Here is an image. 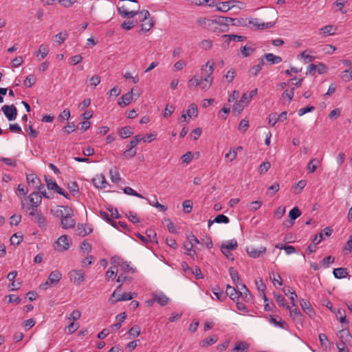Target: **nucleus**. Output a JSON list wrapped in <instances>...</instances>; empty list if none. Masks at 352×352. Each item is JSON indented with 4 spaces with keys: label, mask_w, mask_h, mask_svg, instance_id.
<instances>
[{
    "label": "nucleus",
    "mask_w": 352,
    "mask_h": 352,
    "mask_svg": "<svg viewBox=\"0 0 352 352\" xmlns=\"http://www.w3.org/2000/svg\"><path fill=\"white\" fill-rule=\"evenodd\" d=\"M219 22V17L214 19L200 17L197 20L198 25L212 32H222Z\"/></svg>",
    "instance_id": "f257e3e1"
},
{
    "label": "nucleus",
    "mask_w": 352,
    "mask_h": 352,
    "mask_svg": "<svg viewBox=\"0 0 352 352\" xmlns=\"http://www.w3.org/2000/svg\"><path fill=\"white\" fill-rule=\"evenodd\" d=\"M137 16H138V20L141 23V31L146 32L153 27L154 22L148 10H143L138 11V14ZM135 21H138L137 18L135 19Z\"/></svg>",
    "instance_id": "f03ea898"
},
{
    "label": "nucleus",
    "mask_w": 352,
    "mask_h": 352,
    "mask_svg": "<svg viewBox=\"0 0 352 352\" xmlns=\"http://www.w3.org/2000/svg\"><path fill=\"white\" fill-rule=\"evenodd\" d=\"M121 292V285H119L118 288L113 292L109 300L111 302L115 303L119 301H126L130 300L133 299L134 297L137 296L135 293L132 292H124L123 294H120Z\"/></svg>",
    "instance_id": "7ed1b4c3"
},
{
    "label": "nucleus",
    "mask_w": 352,
    "mask_h": 352,
    "mask_svg": "<svg viewBox=\"0 0 352 352\" xmlns=\"http://www.w3.org/2000/svg\"><path fill=\"white\" fill-rule=\"evenodd\" d=\"M236 287L239 297L241 296L246 302H251L252 301L253 297L244 283H236Z\"/></svg>",
    "instance_id": "20e7f679"
},
{
    "label": "nucleus",
    "mask_w": 352,
    "mask_h": 352,
    "mask_svg": "<svg viewBox=\"0 0 352 352\" xmlns=\"http://www.w3.org/2000/svg\"><path fill=\"white\" fill-rule=\"evenodd\" d=\"M69 248V241L66 235L60 236L56 241L54 249L58 252H63Z\"/></svg>",
    "instance_id": "39448f33"
},
{
    "label": "nucleus",
    "mask_w": 352,
    "mask_h": 352,
    "mask_svg": "<svg viewBox=\"0 0 352 352\" xmlns=\"http://www.w3.org/2000/svg\"><path fill=\"white\" fill-rule=\"evenodd\" d=\"M214 63L208 60L205 65L201 67V72L203 75L202 77L213 80L212 73L214 69Z\"/></svg>",
    "instance_id": "423d86ee"
},
{
    "label": "nucleus",
    "mask_w": 352,
    "mask_h": 352,
    "mask_svg": "<svg viewBox=\"0 0 352 352\" xmlns=\"http://www.w3.org/2000/svg\"><path fill=\"white\" fill-rule=\"evenodd\" d=\"M69 276L70 280L77 285L85 280L84 272L82 270H72L69 272Z\"/></svg>",
    "instance_id": "0eeeda50"
},
{
    "label": "nucleus",
    "mask_w": 352,
    "mask_h": 352,
    "mask_svg": "<svg viewBox=\"0 0 352 352\" xmlns=\"http://www.w3.org/2000/svg\"><path fill=\"white\" fill-rule=\"evenodd\" d=\"M1 110L8 119V120H14L16 118L17 110L13 105H4L1 107Z\"/></svg>",
    "instance_id": "6e6552de"
},
{
    "label": "nucleus",
    "mask_w": 352,
    "mask_h": 352,
    "mask_svg": "<svg viewBox=\"0 0 352 352\" xmlns=\"http://www.w3.org/2000/svg\"><path fill=\"white\" fill-rule=\"evenodd\" d=\"M220 21V25L221 28V32H226L228 31L229 25H236V19L231 18V17H226V16H219Z\"/></svg>",
    "instance_id": "1a4fd4ad"
},
{
    "label": "nucleus",
    "mask_w": 352,
    "mask_h": 352,
    "mask_svg": "<svg viewBox=\"0 0 352 352\" xmlns=\"http://www.w3.org/2000/svg\"><path fill=\"white\" fill-rule=\"evenodd\" d=\"M26 179L29 185L34 186L37 190L44 188V186L41 183L40 179L34 174H29L26 176Z\"/></svg>",
    "instance_id": "9d476101"
},
{
    "label": "nucleus",
    "mask_w": 352,
    "mask_h": 352,
    "mask_svg": "<svg viewBox=\"0 0 352 352\" xmlns=\"http://www.w3.org/2000/svg\"><path fill=\"white\" fill-rule=\"evenodd\" d=\"M92 182L95 187H96L97 188L104 189L106 188L107 186L109 185L104 175L102 174L96 175L92 179Z\"/></svg>",
    "instance_id": "9b49d317"
},
{
    "label": "nucleus",
    "mask_w": 352,
    "mask_h": 352,
    "mask_svg": "<svg viewBox=\"0 0 352 352\" xmlns=\"http://www.w3.org/2000/svg\"><path fill=\"white\" fill-rule=\"evenodd\" d=\"M266 250L265 247H261L259 249H256L254 247H248L246 248L248 254L254 258H258L261 254H265Z\"/></svg>",
    "instance_id": "f8f14e48"
},
{
    "label": "nucleus",
    "mask_w": 352,
    "mask_h": 352,
    "mask_svg": "<svg viewBox=\"0 0 352 352\" xmlns=\"http://www.w3.org/2000/svg\"><path fill=\"white\" fill-rule=\"evenodd\" d=\"M249 100L248 99V94H244L241 100L237 102H236V103L234 104L233 106V110L234 111H237L238 113H241L244 107L248 105V104L249 103Z\"/></svg>",
    "instance_id": "ddd939ff"
},
{
    "label": "nucleus",
    "mask_w": 352,
    "mask_h": 352,
    "mask_svg": "<svg viewBox=\"0 0 352 352\" xmlns=\"http://www.w3.org/2000/svg\"><path fill=\"white\" fill-rule=\"evenodd\" d=\"M118 13L122 17H135L138 14V10H129V8L125 6L118 7Z\"/></svg>",
    "instance_id": "4468645a"
},
{
    "label": "nucleus",
    "mask_w": 352,
    "mask_h": 352,
    "mask_svg": "<svg viewBox=\"0 0 352 352\" xmlns=\"http://www.w3.org/2000/svg\"><path fill=\"white\" fill-rule=\"evenodd\" d=\"M28 198L32 208H37L41 203V195L38 192H34L31 193Z\"/></svg>",
    "instance_id": "2eb2a0df"
},
{
    "label": "nucleus",
    "mask_w": 352,
    "mask_h": 352,
    "mask_svg": "<svg viewBox=\"0 0 352 352\" xmlns=\"http://www.w3.org/2000/svg\"><path fill=\"white\" fill-rule=\"evenodd\" d=\"M73 215H68L65 217L64 219L60 221V226L63 229H69L74 227L76 225V221L72 218Z\"/></svg>",
    "instance_id": "dca6fc26"
},
{
    "label": "nucleus",
    "mask_w": 352,
    "mask_h": 352,
    "mask_svg": "<svg viewBox=\"0 0 352 352\" xmlns=\"http://www.w3.org/2000/svg\"><path fill=\"white\" fill-rule=\"evenodd\" d=\"M153 300L157 302L161 306H165L170 299L164 293L158 292L153 294Z\"/></svg>",
    "instance_id": "f3484780"
},
{
    "label": "nucleus",
    "mask_w": 352,
    "mask_h": 352,
    "mask_svg": "<svg viewBox=\"0 0 352 352\" xmlns=\"http://www.w3.org/2000/svg\"><path fill=\"white\" fill-rule=\"evenodd\" d=\"M133 100V89L126 94H124L121 98H120L118 104L120 106H126L131 102Z\"/></svg>",
    "instance_id": "a211bd4d"
},
{
    "label": "nucleus",
    "mask_w": 352,
    "mask_h": 352,
    "mask_svg": "<svg viewBox=\"0 0 352 352\" xmlns=\"http://www.w3.org/2000/svg\"><path fill=\"white\" fill-rule=\"evenodd\" d=\"M61 278L62 274L59 271L55 270L50 274L47 280L52 285H56Z\"/></svg>",
    "instance_id": "6ab92c4d"
},
{
    "label": "nucleus",
    "mask_w": 352,
    "mask_h": 352,
    "mask_svg": "<svg viewBox=\"0 0 352 352\" xmlns=\"http://www.w3.org/2000/svg\"><path fill=\"white\" fill-rule=\"evenodd\" d=\"M56 214L60 218L61 220L66 216L74 215V212L70 207L67 206H60V208L56 211Z\"/></svg>",
    "instance_id": "aec40b11"
},
{
    "label": "nucleus",
    "mask_w": 352,
    "mask_h": 352,
    "mask_svg": "<svg viewBox=\"0 0 352 352\" xmlns=\"http://www.w3.org/2000/svg\"><path fill=\"white\" fill-rule=\"evenodd\" d=\"M287 308L289 310L290 316L294 320L299 322H302V314L298 308H292L289 305L287 306Z\"/></svg>",
    "instance_id": "412c9836"
},
{
    "label": "nucleus",
    "mask_w": 352,
    "mask_h": 352,
    "mask_svg": "<svg viewBox=\"0 0 352 352\" xmlns=\"http://www.w3.org/2000/svg\"><path fill=\"white\" fill-rule=\"evenodd\" d=\"M76 232L78 235L85 236L90 234L92 232V229L87 227L86 224H78Z\"/></svg>",
    "instance_id": "4be33fe9"
},
{
    "label": "nucleus",
    "mask_w": 352,
    "mask_h": 352,
    "mask_svg": "<svg viewBox=\"0 0 352 352\" xmlns=\"http://www.w3.org/2000/svg\"><path fill=\"white\" fill-rule=\"evenodd\" d=\"M212 81V79H208L201 76L200 79L199 78V86L202 90L206 91L210 88Z\"/></svg>",
    "instance_id": "5701e85b"
},
{
    "label": "nucleus",
    "mask_w": 352,
    "mask_h": 352,
    "mask_svg": "<svg viewBox=\"0 0 352 352\" xmlns=\"http://www.w3.org/2000/svg\"><path fill=\"white\" fill-rule=\"evenodd\" d=\"M226 294L234 301L237 300L239 298V294L236 288L229 285H227Z\"/></svg>",
    "instance_id": "b1692460"
},
{
    "label": "nucleus",
    "mask_w": 352,
    "mask_h": 352,
    "mask_svg": "<svg viewBox=\"0 0 352 352\" xmlns=\"http://www.w3.org/2000/svg\"><path fill=\"white\" fill-rule=\"evenodd\" d=\"M336 317L339 320V321L342 323V326L344 327H348L349 324V320L346 319L345 311L342 309H338L336 314Z\"/></svg>",
    "instance_id": "393cba45"
},
{
    "label": "nucleus",
    "mask_w": 352,
    "mask_h": 352,
    "mask_svg": "<svg viewBox=\"0 0 352 352\" xmlns=\"http://www.w3.org/2000/svg\"><path fill=\"white\" fill-rule=\"evenodd\" d=\"M338 336L340 339V342H344V344L349 342L352 338L349 331L346 328L339 331Z\"/></svg>",
    "instance_id": "a878e982"
},
{
    "label": "nucleus",
    "mask_w": 352,
    "mask_h": 352,
    "mask_svg": "<svg viewBox=\"0 0 352 352\" xmlns=\"http://www.w3.org/2000/svg\"><path fill=\"white\" fill-rule=\"evenodd\" d=\"M264 57L270 64H278L282 61V58L280 56H276L272 53L265 54Z\"/></svg>",
    "instance_id": "bb28decb"
},
{
    "label": "nucleus",
    "mask_w": 352,
    "mask_h": 352,
    "mask_svg": "<svg viewBox=\"0 0 352 352\" xmlns=\"http://www.w3.org/2000/svg\"><path fill=\"white\" fill-rule=\"evenodd\" d=\"M249 344L245 342H238L231 352H245L248 349Z\"/></svg>",
    "instance_id": "cd10ccee"
},
{
    "label": "nucleus",
    "mask_w": 352,
    "mask_h": 352,
    "mask_svg": "<svg viewBox=\"0 0 352 352\" xmlns=\"http://www.w3.org/2000/svg\"><path fill=\"white\" fill-rule=\"evenodd\" d=\"M214 222L217 223H228L230 222V219L223 214H219L213 221H208V226L210 227Z\"/></svg>",
    "instance_id": "c85d7f7f"
},
{
    "label": "nucleus",
    "mask_w": 352,
    "mask_h": 352,
    "mask_svg": "<svg viewBox=\"0 0 352 352\" xmlns=\"http://www.w3.org/2000/svg\"><path fill=\"white\" fill-rule=\"evenodd\" d=\"M237 241L235 239H231L230 241H226L224 243H222L221 246V249H223V248H226V250L230 251L234 250L236 249L237 248Z\"/></svg>",
    "instance_id": "c756f323"
},
{
    "label": "nucleus",
    "mask_w": 352,
    "mask_h": 352,
    "mask_svg": "<svg viewBox=\"0 0 352 352\" xmlns=\"http://www.w3.org/2000/svg\"><path fill=\"white\" fill-rule=\"evenodd\" d=\"M217 336L216 335H213L203 340L200 342V344L204 347H207L210 345L214 344L217 341Z\"/></svg>",
    "instance_id": "7c9ffc66"
},
{
    "label": "nucleus",
    "mask_w": 352,
    "mask_h": 352,
    "mask_svg": "<svg viewBox=\"0 0 352 352\" xmlns=\"http://www.w3.org/2000/svg\"><path fill=\"white\" fill-rule=\"evenodd\" d=\"M335 30L336 29L333 28V25H326L320 30V34H322L323 36H327L328 35H333V34H334Z\"/></svg>",
    "instance_id": "2f4dec72"
},
{
    "label": "nucleus",
    "mask_w": 352,
    "mask_h": 352,
    "mask_svg": "<svg viewBox=\"0 0 352 352\" xmlns=\"http://www.w3.org/2000/svg\"><path fill=\"white\" fill-rule=\"evenodd\" d=\"M263 65L264 60L261 58L260 60V63L258 65L251 67V69L249 71L250 74L253 76H257L260 71L262 69Z\"/></svg>",
    "instance_id": "473e14b6"
},
{
    "label": "nucleus",
    "mask_w": 352,
    "mask_h": 352,
    "mask_svg": "<svg viewBox=\"0 0 352 352\" xmlns=\"http://www.w3.org/2000/svg\"><path fill=\"white\" fill-rule=\"evenodd\" d=\"M49 47L47 45H41L38 48V51L34 53V56H38V54H41V58H44L47 56L49 53Z\"/></svg>",
    "instance_id": "72a5a7b5"
},
{
    "label": "nucleus",
    "mask_w": 352,
    "mask_h": 352,
    "mask_svg": "<svg viewBox=\"0 0 352 352\" xmlns=\"http://www.w3.org/2000/svg\"><path fill=\"white\" fill-rule=\"evenodd\" d=\"M133 133L131 126L122 127L119 131V135L122 138H127Z\"/></svg>",
    "instance_id": "f704fd0d"
},
{
    "label": "nucleus",
    "mask_w": 352,
    "mask_h": 352,
    "mask_svg": "<svg viewBox=\"0 0 352 352\" xmlns=\"http://www.w3.org/2000/svg\"><path fill=\"white\" fill-rule=\"evenodd\" d=\"M300 306L302 310L309 316H311V314L313 313V309L311 308V304L308 300H305L304 299L301 300Z\"/></svg>",
    "instance_id": "c9c22d12"
},
{
    "label": "nucleus",
    "mask_w": 352,
    "mask_h": 352,
    "mask_svg": "<svg viewBox=\"0 0 352 352\" xmlns=\"http://www.w3.org/2000/svg\"><path fill=\"white\" fill-rule=\"evenodd\" d=\"M109 175L111 182L113 183L117 184L121 180L119 172L116 168H115L114 169H111L109 170Z\"/></svg>",
    "instance_id": "e433bc0d"
},
{
    "label": "nucleus",
    "mask_w": 352,
    "mask_h": 352,
    "mask_svg": "<svg viewBox=\"0 0 352 352\" xmlns=\"http://www.w3.org/2000/svg\"><path fill=\"white\" fill-rule=\"evenodd\" d=\"M333 274L336 278H343L347 275V272L345 268L340 267L334 269Z\"/></svg>",
    "instance_id": "4c0bfd02"
},
{
    "label": "nucleus",
    "mask_w": 352,
    "mask_h": 352,
    "mask_svg": "<svg viewBox=\"0 0 352 352\" xmlns=\"http://www.w3.org/2000/svg\"><path fill=\"white\" fill-rule=\"evenodd\" d=\"M123 191L126 195L135 196V197H139V198H141V199H146L145 197H144L141 194L137 192L135 190H134L131 187H129V186L124 187V189H123Z\"/></svg>",
    "instance_id": "58836bf2"
},
{
    "label": "nucleus",
    "mask_w": 352,
    "mask_h": 352,
    "mask_svg": "<svg viewBox=\"0 0 352 352\" xmlns=\"http://www.w3.org/2000/svg\"><path fill=\"white\" fill-rule=\"evenodd\" d=\"M232 3V1H225V2H218V6H217V9L219 11L227 12L231 8V6H229V3Z\"/></svg>",
    "instance_id": "ea45409f"
},
{
    "label": "nucleus",
    "mask_w": 352,
    "mask_h": 352,
    "mask_svg": "<svg viewBox=\"0 0 352 352\" xmlns=\"http://www.w3.org/2000/svg\"><path fill=\"white\" fill-rule=\"evenodd\" d=\"M223 37L227 38L228 43L231 41L240 42L245 39V36L235 34H224L223 35Z\"/></svg>",
    "instance_id": "a19ab883"
},
{
    "label": "nucleus",
    "mask_w": 352,
    "mask_h": 352,
    "mask_svg": "<svg viewBox=\"0 0 352 352\" xmlns=\"http://www.w3.org/2000/svg\"><path fill=\"white\" fill-rule=\"evenodd\" d=\"M35 219H36L38 226L41 228H46V226H47L46 219H45V217L41 213H40L39 214H36V217Z\"/></svg>",
    "instance_id": "79ce46f5"
},
{
    "label": "nucleus",
    "mask_w": 352,
    "mask_h": 352,
    "mask_svg": "<svg viewBox=\"0 0 352 352\" xmlns=\"http://www.w3.org/2000/svg\"><path fill=\"white\" fill-rule=\"evenodd\" d=\"M229 273H230L232 280H233V282L235 285L236 283H240L239 273L237 272V271L236 270L234 269V267H230Z\"/></svg>",
    "instance_id": "37998d69"
},
{
    "label": "nucleus",
    "mask_w": 352,
    "mask_h": 352,
    "mask_svg": "<svg viewBox=\"0 0 352 352\" xmlns=\"http://www.w3.org/2000/svg\"><path fill=\"white\" fill-rule=\"evenodd\" d=\"M197 113H198L197 107L196 106V104H195L193 103L191 104L189 106L188 109L187 110V114H188V117L189 118L197 117Z\"/></svg>",
    "instance_id": "c03bdc74"
},
{
    "label": "nucleus",
    "mask_w": 352,
    "mask_h": 352,
    "mask_svg": "<svg viewBox=\"0 0 352 352\" xmlns=\"http://www.w3.org/2000/svg\"><path fill=\"white\" fill-rule=\"evenodd\" d=\"M301 214V212L298 207L293 208L289 212V217L291 220H295Z\"/></svg>",
    "instance_id": "a18cd8bd"
},
{
    "label": "nucleus",
    "mask_w": 352,
    "mask_h": 352,
    "mask_svg": "<svg viewBox=\"0 0 352 352\" xmlns=\"http://www.w3.org/2000/svg\"><path fill=\"white\" fill-rule=\"evenodd\" d=\"M36 78L34 75L28 76L23 81V85L27 87H30L36 82Z\"/></svg>",
    "instance_id": "49530a36"
},
{
    "label": "nucleus",
    "mask_w": 352,
    "mask_h": 352,
    "mask_svg": "<svg viewBox=\"0 0 352 352\" xmlns=\"http://www.w3.org/2000/svg\"><path fill=\"white\" fill-rule=\"evenodd\" d=\"M136 153H137L136 148H128V149H126V151H124L123 156L126 159L129 160V159L133 157L136 155Z\"/></svg>",
    "instance_id": "de8ad7c7"
},
{
    "label": "nucleus",
    "mask_w": 352,
    "mask_h": 352,
    "mask_svg": "<svg viewBox=\"0 0 352 352\" xmlns=\"http://www.w3.org/2000/svg\"><path fill=\"white\" fill-rule=\"evenodd\" d=\"M319 341L322 347L327 349L329 347V340L324 333L319 334Z\"/></svg>",
    "instance_id": "09e8293b"
},
{
    "label": "nucleus",
    "mask_w": 352,
    "mask_h": 352,
    "mask_svg": "<svg viewBox=\"0 0 352 352\" xmlns=\"http://www.w3.org/2000/svg\"><path fill=\"white\" fill-rule=\"evenodd\" d=\"M199 86V78L197 76H194L188 81V87L189 89H195Z\"/></svg>",
    "instance_id": "8fccbe9b"
},
{
    "label": "nucleus",
    "mask_w": 352,
    "mask_h": 352,
    "mask_svg": "<svg viewBox=\"0 0 352 352\" xmlns=\"http://www.w3.org/2000/svg\"><path fill=\"white\" fill-rule=\"evenodd\" d=\"M22 240H23V236L16 233V234H14L10 237V243L12 245H19L22 241Z\"/></svg>",
    "instance_id": "3c124183"
},
{
    "label": "nucleus",
    "mask_w": 352,
    "mask_h": 352,
    "mask_svg": "<svg viewBox=\"0 0 352 352\" xmlns=\"http://www.w3.org/2000/svg\"><path fill=\"white\" fill-rule=\"evenodd\" d=\"M271 164L270 162H263L258 168V172L261 175L265 173L270 168Z\"/></svg>",
    "instance_id": "603ef678"
},
{
    "label": "nucleus",
    "mask_w": 352,
    "mask_h": 352,
    "mask_svg": "<svg viewBox=\"0 0 352 352\" xmlns=\"http://www.w3.org/2000/svg\"><path fill=\"white\" fill-rule=\"evenodd\" d=\"M78 328L79 324L72 322L65 328V331L69 334H72L74 333Z\"/></svg>",
    "instance_id": "864d4df0"
},
{
    "label": "nucleus",
    "mask_w": 352,
    "mask_h": 352,
    "mask_svg": "<svg viewBox=\"0 0 352 352\" xmlns=\"http://www.w3.org/2000/svg\"><path fill=\"white\" fill-rule=\"evenodd\" d=\"M140 333V327L138 325H133L129 331V334L133 338L139 336Z\"/></svg>",
    "instance_id": "5fc2aeb1"
},
{
    "label": "nucleus",
    "mask_w": 352,
    "mask_h": 352,
    "mask_svg": "<svg viewBox=\"0 0 352 352\" xmlns=\"http://www.w3.org/2000/svg\"><path fill=\"white\" fill-rule=\"evenodd\" d=\"M236 75V70L234 69H230V70H228V72H227L224 77L226 78L228 82H231L235 78Z\"/></svg>",
    "instance_id": "6e6d98bb"
},
{
    "label": "nucleus",
    "mask_w": 352,
    "mask_h": 352,
    "mask_svg": "<svg viewBox=\"0 0 352 352\" xmlns=\"http://www.w3.org/2000/svg\"><path fill=\"white\" fill-rule=\"evenodd\" d=\"M341 78L346 82L352 80V71L348 69L343 71L341 74Z\"/></svg>",
    "instance_id": "4d7b16f0"
},
{
    "label": "nucleus",
    "mask_w": 352,
    "mask_h": 352,
    "mask_svg": "<svg viewBox=\"0 0 352 352\" xmlns=\"http://www.w3.org/2000/svg\"><path fill=\"white\" fill-rule=\"evenodd\" d=\"M67 35V33L60 32L55 35L54 41L56 43L61 44L62 43H63L65 41Z\"/></svg>",
    "instance_id": "13d9d810"
},
{
    "label": "nucleus",
    "mask_w": 352,
    "mask_h": 352,
    "mask_svg": "<svg viewBox=\"0 0 352 352\" xmlns=\"http://www.w3.org/2000/svg\"><path fill=\"white\" fill-rule=\"evenodd\" d=\"M262 206L261 201H254L250 204L249 209L250 211L255 212Z\"/></svg>",
    "instance_id": "bf43d9fd"
},
{
    "label": "nucleus",
    "mask_w": 352,
    "mask_h": 352,
    "mask_svg": "<svg viewBox=\"0 0 352 352\" xmlns=\"http://www.w3.org/2000/svg\"><path fill=\"white\" fill-rule=\"evenodd\" d=\"M126 216L130 220V221H131L133 223H137L140 222V219L136 214V213H134L132 211H129V212H127Z\"/></svg>",
    "instance_id": "052dcab7"
},
{
    "label": "nucleus",
    "mask_w": 352,
    "mask_h": 352,
    "mask_svg": "<svg viewBox=\"0 0 352 352\" xmlns=\"http://www.w3.org/2000/svg\"><path fill=\"white\" fill-rule=\"evenodd\" d=\"M241 52L243 57H248L254 52V49L250 47L244 46L241 48Z\"/></svg>",
    "instance_id": "680f3d73"
},
{
    "label": "nucleus",
    "mask_w": 352,
    "mask_h": 352,
    "mask_svg": "<svg viewBox=\"0 0 352 352\" xmlns=\"http://www.w3.org/2000/svg\"><path fill=\"white\" fill-rule=\"evenodd\" d=\"M70 117V111L68 109H65L58 116V120L60 122H62L63 120H69Z\"/></svg>",
    "instance_id": "e2e57ef3"
},
{
    "label": "nucleus",
    "mask_w": 352,
    "mask_h": 352,
    "mask_svg": "<svg viewBox=\"0 0 352 352\" xmlns=\"http://www.w3.org/2000/svg\"><path fill=\"white\" fill-rule=\"evenodd\" d=\"M280 189L279 184L277 182L274 183L272 185H271L268 188L269 193L271 196H273L275 195L276 192H277Z\"/></svg>",
    "instance_id": "0e129e2a"
},
{
    "label": "nucleus",
    "mask_w": 352,
    "mask_h": 352,
    "mask_svg": "<svg viewBox=\"0 0 352 352\" xmlns=\"http://www.w3.org/2000/svg\"><path fill=\"white\" fill-rule=\"evenodd\" d=\"M212 46V42L208 39L203 40L200 43V47L205 50L211 49Z\"/></svg>",
    "instance_id": "69168bd1"
},
{
    "label": "nucleus",
    "mask_w": 352,
    "mask_h": 352,
    "mask_svg": "<svg viewBox=\"0 0 352 352\" xmlns=\"http://www.w3.org/2000/svg\"><path fill=\"white\" fill-rule=\"evenodd\" d=\"M255 283L259 292L263 293L266 289V286L261 278L256 280Z\"/></svg>",
    "instance_id": "338daca9"
},
{
    "label": "nucleus",
    "mask_w": 352,
    "mask_h": 352,
    "mask_svg": "<svg viewBox=\"0 0 352 352\" xmlns=\"http://www.w3.org/2000/svg\"><path fill=\"white\" fill-rule=\"evenodd\" d=\"M45 182L48 189L54 190L56 188H58V184L56 182L52 179L45 177Z\"/></svg>",
    "instance_id": "774afa93"
}]
</instances>
